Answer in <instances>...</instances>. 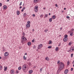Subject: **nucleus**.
Masks as SVG:
<instances>
[{
    "instance_id": "1",
    "label": "nucleus",
    "mask_w": 74,
    "mask_h": 74,
    "mask_svg": "<svg viewBox=\"0 0 74 74\" xmlns=\"http://www.w3.org/2000/svg\"><path fill=\"white\" fill-rule=\"evenodd\" d=\"M27 39L24 36H23L21 38V42L22 44H24L26 42Z\"/></svg>"
},
{
    "instance_id": "2",
    "label": "nucleus",
    "mask_w": 74,
    "mask_h": 74,
    "mask_svg": "<svg viewBox=\"0 0 74 74\" xmlns=\"http://www.w3.org/2000/svg\"><path fill=\"white\" fill-rule=\"evenodd\" d=\"M59 66H60L59 70H62L63 68L64 67V64L62 62H60Z\"/></svg>"
},
{
    "instance_id": "3",
    "label": "nucleus",
    "mask_w": 74,
    "mask_h": 74,
    "mask_svg": "<svg viewBox=\"0 0 74 74\" xmlns=\"http://www.w3.org/2000/svg\"><path fill=\"white\" fill-rule=\"evenodd\" d=\"M27 24H26V29H29V28H30V21H27Z\"/></svg>"
},
{
    "instance_id": "4",
    "label": "nucleus",
    "mask_w": 74,
    "mask_h": 74,
    "mask_svg": "<svg viewBox=\"0 0 74 74\" xmlns=\"http://www.w3.org/2000/svg\"><path fill=\"white\" fill-rule=\"evenodd\" d=\"M38 7L37 6H35L34 8V10L36 12H37L38 11Z\"/></svg>"
},
{
    "instance_id": "5",
    "label": "nucleus",
    "mask_w": 74,
    "mask_h": 74,
    "mask_svg": "<svg viewBox=\"0 0 74 74\" xmlns=\"http://www.w3.org/2000/svg\"><path fill=\"white\" fill-rule=\"evenodd\" d=\"M43 46V45L42 44H40L38 46V49H41L42 48V47Z\"/></svg>"
},
{
    "instance_id": "6",
    "label": "nucleus",
    "mask_w": 74,
    "mask_h": 74,
    "mask_svg": "<svg viewBox=\"0 0 74 74\" xmlns=\"http://www.w3.org/2000/svg\"><path fill=\"white\" fill-rule=\"evenodd\" d=\"M10 74H15V71L14 69H11L10 71Z\"/></svg>"
},
{
    "instance_id": "7",
    "label": "nucleus",
    "mask_w": 74,
    "mask_h": 74,
    "mask_svg": "<svg viewBox=\"0 0 74 74\" xmlns=\"http://www.w3.org/2000/svg\"><path fill=\"white\" fill-rule=\"evenodd\" d=\"M27 68L26 65L25 64H24L22 66V69L23 70H25Z\"/></svg>"
},
{
    "instance_id": "8",
    "label": "nucleus",
    "mask_w": 74,
    "mask_h": 74,
    "mask_svg": "<svg viewBox=\"0 0 74 74\" xmlns=\"http://www.w3.org/2000/svg\"><path fill=\"white\" fill-rule=\"evenodd\" d=\"M74 47H71L69 51H70V52H74Z\"/></svg>"
},
{
    "instance_id": "9",
    "label": "nucleus",
    "mask_w": 74,
    "mask_h": 74,
    "mask_svg": "<svg viewBox=\"0 0 74 74\" xmlns=\"http://www.w3.org/2000/svg\"><path fill=\"white\" fill-rule=\"evenodd\" d=\"M9 55V53L8 52H5V53L4 56H8Z\"/></svg>"
},
{
    "instance_id": "10",
    "label": "nucleus",
    "mask_w": 74,
    "mask_h": 74,
    "mask_svg": "<svg viewBox=\"0 0 74 74\" xmlns=\"http://www.w3.org/2000/svg\"><path fill=\"white\" fill-rule=\"evenodd\" d=\"M68 40V38H64L63 39V41L64 42H66V41H67Z\"/></svg>"
},
{
    "instance_id": "11",
    "label": "nucleus",
    "mask_w": 74,
    "mask_h": 74,
    "mask_svg": "<svg viewBox=\"0 0 74 74\" xmlns=\"http://www.w3.org/2000/svg\"><path fill=\"white\" fill-rule=\"evenodd\" d=\"M69 72V70L68 69H66L64 71V73L65 74H67Z\"/></svg>"
},
{
    "instance_id": "12",
    "label": "nucleus",
    "mask_w": 74,
    "mask_h": 74,
    "mask_svg": "<svg viewBox=\"0 0 74 74\" xmlns=\"http://www.w3.org/2000/svg\"><path fill=\"white\" fill-rule=\"evenodd\" d=\"M40 1H41V0H34V3H37Z\"/></svg>"
},
{
    "instance_id": "13",
    "label": "nucleus",
    "mask_w": 74,
    "mask_h": 74,
    "mask_svg": "<svg viewBox=\"0 0 74 74\" xmlns=\"http://www.w3.org/2000/svg\"><path fill=\"white\" fill-rule=\"evenodd\" d=\"M45 59L46 60H47V61H48V60H49V58L48 57H47L45 58Z\"/></svg>"
},
{
    "instance_id": "14",
    "label": "nucleus",
    "mask_w": 74,
    "mask_h": 74,
    "mask_svg": "<svg viewBox=\"0 0 74 74\" xmlns=\"http://www.w3.org/2000/svg\"><path fill=\"white\" fill-rule=\"evenodd\" d=\"M7 70V66H5L4 67V71H5Z\"/></svg>"
},
{
    "instance_id": "15",
    "label": "nucleus",
    "mask_w": 74,
    "mask_h": 74,
    "mask_svg": "<svg viewBox=\"0 0 74 74\" xmlns=\"http://www.w3.org/2000/svg\"><path fill=\"white\" fill-rule=\"evenodd\" d=\"M7 8V7L6 5H4L3 6V9L4 10H5Z\"/></svg>"
},
{
    "instance_id": "16",
    "label": "nucleus",
    "mask_w": 74,
    "mask_h": 74,
    "mask_svg": "<svg viewBox=\"0 0 74 74\" xmlns=\"http://www.w3.org/2000/svg\"><path fill=\"white\" fill-rule=\"evenodd\" d=\"M17 14L18 15H19L20 14V12L19 11H17L16 12Z\"/></svg>"
},
{
    "instance_id": "17",
    "label": "nucleus",
    "mask_w": 74,
    "mask_h": 74,
    "mask_svg": "<svg viewBox=\"0 0 74 74\" xmlns=\"http://www.w3.org/2000/svg\"><path fill=\"white\" fill-rule=\"evenodd\" d=\"M26 15H27V13H25L23 14V16L24 17H25V16H26Z\"/></svg>"
},
{
    "instance_id": "18",
    "label": "nucleus",
    "mask_w": 74,
    "mask_h": 74,
    "mask_svg": "<svg viewBox=\"0 0 74 74\" xmlns=\"http://www.w3.org/2000/svg\"><path fill=\"white\" fill-rule=\"evenodd\" d=\"M60 70L59 69H59L58 70V71H57V73L58 74H59V73H60V72L61 71V70Z\"/></svg>"
},
{
    "instance_id": "19",
    "label": "nucleus",
    "mask_w": 74,
    "mask_h": 74,
    "mask_svg": "<svg viewBox=\"0 0 74 74\" xmlns=\"http://www.w3.org/2000/svg\"><path fill=\"white\" fill-rule=\"evenodd\" d=\"M72 44H73V42H70L69 44V45H71Z\"/></svg>"
},
{
    "instance_id": "20",
    "label": "nucleus",
    "mask_w": 74,
    "mask_h": 74,
    "mask_svg": "<svg viewBox=\"0 0 74 74\" xmlns=\"http://www.w3.org/2000/svg\"><path fill=\"white\" fill-rule=\"evenodd\" d=\"M33 73V70H30L29 71V74H32Z\"/></svg>"
},
{
    "instance_id": "21",
    "label": "nucleus",
    "mask_w": 74,
    "mask_h": 74,
    "mask_svg": "<svg viewBox=\"0 0 74 74\" xmlns=\"http://www.w3.org/2000/svg\"><path fill=\"white\" fill-rule=\"evenodd\" d=\"M55 18H56V16L55 15H53L52 16V18L53 19H55Z\"/></svg>"
},
{
    "instance_id": "22",
    "label": "nucleus",
    "mask_w": 74,
    "mask_h": 74,
    "mask_svg": "<svg viewBox=\"0 0 74 74\" xmlns=\"http://www.w3.org/2000/svg\"><path fill=\"white\" fill-rule=\"evenodd\" d=\"M49 21L50 22H51L52 21V18H50L49 20Z\"/></svg>"
},
{
    "instance_id": "23",
    "label": "nucleus",
    "mask_w": 74,
    "mask_h": 74,
    "mask_svg": "<svg viewBox=\"0 0 74 74\" xmlns=\"http://www.w3.org/2000/svg\"><path fill=\"white\" fill-rule=\"evenodd\" d=\"M31 42H28L27 43V45H31Z\"/></svg>"
},
{
    "instance_id": "24",
    "label": "nucleus",
    "mask_w": 74,
    "mask_h": 74,
    "mask_svg": "<svg viewBox=\"0 0 74 74\" xmlns=\"http://www.w3.org/2000/svg\"><path fill=\"white\" fill-rule=\"evenodd\" d=\"M55 50H56V51H58V50H59V48H58V47H57L56 48Z\"/></svg>"
},
{
    "instance_id": "25",
    "label": "nucleus",
    "mask_w": 74,
    "mask_h": 74,
    "mask_svg": "<svg viewBox=\"0 0 74 74\" xmlns=\"http://www.w3.org/2000/svg\"><path fill=\"white\" fill-rule=\"evenodd\" d=\"M60 61L59 60H58L57 62V64H58V65H59L60 64Z\"/></svg>"
},
{
    "instance_id": "26",
    "label": "nucleus",
    "mask_w": 74,
    "mask_h": 74,
    "mask_svg": "<svg viewBox=\"0 0 74 74\" xmlns=\"http://www.w3.org/2000/svg\"><path fill=\"white\" fill-rule=\"evenodd\" d=\"M73 32L71 33L70 34V36H73Z\"/></svg>"
},
{
    "instance_id": "27",
    "label": "nucleus",
    "mask_w": 74,
    "mask_h": 74,
    "mask_svg": "<svg viewBox=\"0 0 74 74\" xmlns=\"http://www.w3.org/2000/svg\"><path fill=\"white\" fill-rule=\"evenodd\" d=\"M25 7H24L22 9V10H21V11L22 12H23V11H24V10H25Z\"/></svg>"
},
{
    "instance_id": "28",
    "label": "nucleus",
    "mask_w": 74,
    "mask_h": 74,
    "mask_svg": "<svg viewBox=\"0 0 74 74\" xmlns=\"http://www.w3.org/2000/svg\"><path fill=\"white\" fill-rule=\"evenodd\" d=\"M2 69H3V67L2 66H0V70H2Z\"/></svg>"
},
{
    "instance_id": "29",
    "label": "nucleus",
    "mask_w": 74,
    "mask_h": 74,
    "mask_svg": "<svg viewBox=\"0 0 74 74\" xmlns=\"http://www.w3.org/2000/svg\"><path fill=\"white\" fill-rule=\"evenodd\" d=\"M70 63V62L69 61H68L67 62V64L68 65H69Z\"/></svg>"
},
{
    "instance_id": "30",
    "label": "nucleus",
    "mask_w": 74,
    "mask_h": 74,
    "mask_svg": "<svg viewBox=\"0 0 74 74\" xmlns=\"http://www.w3.org/2000/svg\"><path fill=\"white\" fill-rule=\"evenodd\" d=\"M51 43H52V41L50 40L49 43V44H51Z\"/></svg>"
},
{
    "instance_id": "31",
    "label": "nucleus",
    "mask_w": 74,
    "mask_h": 74,
    "mask_svg": "<svg viewBox=\"0 0 74 74\" xmlns=\"http://www.w3.org/2000/svg\"><path fill=\"white\" fill-rule=\"evenodd\" d=\"M43 16H44V15H43V14H41L40 16V18H42V17H43Z\"/></svg>"
},
{
    "instance_id": "32",
    "label": "nucleus",
    "mask_w": 74,
    "mask_h": 74,
    "mask_svg": "<svg viewBox=\"0 0 74 74\" xmlns=\"http://www.w3.org/2000/svg\"><path fill=\"white\" fill-rule=\"evenodd\" d=\"M36 45H34L33 47L34 49H36Z\"/></svg>"
},
{
    "instance_id": "33",
    "label": "nucleus",
    "mask_w": 74,
    "mask_h": 74,
    "mask_svg": "<svg viewBox=\"0 0 74 74\" xmlns=\"http://www.w3.org/2000/svg\"><path fill=\"white\" fill-rule=\"evenodd\" d=\"M51 48H52V46H50L48 47V48H49V49H51Z\"/></svg>"
},
{
    "instance_id": "34",
    "label": "nucleus",
    "mask_w": 74,
    "mask_h": 74,
    "mask_svg": "<svg viewBox=\"0 0 74 74\" xmlns=\"http://www.w3.org/2000/svg\"><path fill=\"white\" fill-rule=\"evenodd\" d=\"M23 58H24V60H26V57H25V56H24Z\"/></svg>"
},
{
    "instance_id": "35",
    "label": "nucleus",
    "mask_w": 74,
    "mask_h": 74,
    "mask_svg": "<svg viewBox=\"0 0 74 74\" xmlns=\"http://www.w3.org/2000/svg\"><path fill=\"white\" fill-rule=\"evenodd\" d=\"M42 68H41L40 69V73H41V72H42Z\"/></svg>"
},
{
    "instance_id": "36",
    "label": "nucleus",
    "mask_w": 74,
    "mask_h": 74,
    "mask_svg": "<svg viewBox=\"0 0 74 74\" xmlns=\"http://www.w3.org/2000/svg\"><path fill=\"white\" fill-rule=\"evenodd\" d=\"M21 69H22V67L21 66H20L18 68V69L19 70H21Z\"/></svg>"
},
{
    "instance_id": "37",
    "label": "nucleus",
    "mask_w": 74,
    "mask_h": 74,
    "mask_svg": "<svg viewBox=\"0 0 74 74\" xmlns=\"http://www.w3.org/2000/svg\"><path fill=\"white\" fill-rule=\"evenodd\" d=\"M68 37V36L67 35H66L65 36L64 38H67Z\"/></svg>"
},
{
    "instance_id": "38",
    "label": "nucleus",
    "mask_w": 74,
    "mask_h": 74,
    "mask_svg": "<svg viewBox=\"0 0 74 74\" xmlns=\"http://www.w3.org/2000/svg\"><path fill=\"white\" fill-rule=\"evenodd\" d=\"M19 73L18 71V70H16V74H18Z\"/></svg>"
},
{
    "instance_id": "39",
    "label": "nucleus",
    "mask_w": 74,
    "mask_h": 74,
    "mask_svg": "<svg viewBox=\"0 0 74 74\" xmlns=\"http://www.w3.org/2000/svg\"><path fill=\"white\" fill-rule=\"evenodd\" d=\"M47 16H48V14H46L45 15V16L46 17V18H47Z\"/></svg>"
},
{
    "instance_id": "40",
    "label": "nucleus",
    "mask_w": 74,
    "mask_h": 74,
    "mask_svg": "<svg viewBox=\"0 0 74 74\" xmlns=\"http://www.w3.org/2000/svg\"><path fill=\"white\" fill-rule=\"evenodd\" d=\"M23 36H24V37L25 36V33H23Z\"/></svg>"
},
{
    "instance_id": "41",
    "label": "nucleus",
    "mask_w": 74,
    "mask_h": 74,
    "mask_svg": "<svg viewBox=\"0 0 74 74\" xmlns=\"http://www.w3.org/2000/svg\"><path fill=\"white\" fill-rule=\"evenodd\" d=\"M22 4V2H21L19 4V5L21 6Z\"/></svg>"
},
{
    "instance_id": "42",
    "label": "nucleus",
    "mask_w": 74,
    "mask_h": 74,
    "mask_svg": "<svg viewBox=\"0 0 74 74\" xmlns=\"http://www.w3.org/2000/svg\"><path fill=\"white\" fill-rule=\"evenodd\" d=\"M6 59H7V57H5L3 58V59H4V60H5Z\"/></svg>"
},
{
    "instance_id": "43",
    "label": "nucleus",
    "mask_w": 74,
    "mask_h": 74,
    "mask_svg": "<svg viewBox=\"0 0 74 74\" xmlns=\"http://www.w3.org/2000/svg\"><path fill=\"white\" fill-rule=\"evenodd\" d=\"M71 58H72L73 56V54H71Z\"/></svg>"
},
{
    "instance_id": "44",
    "label": "nucleus",
    "mask_w": 74,
    "mask_h": 74,
    "mask_svg": "<svg viewBox=\"0 0 74 74\" xmlns=\"http://www.w3.org/2000/svg\"><path fill=\"white\" fill-rule=\"evenodd\" d=\"M2 6V3H0V7H1Z\"/></svg>"
},
{
    "instance_id": "45",
    "label": "nucleus",
    "mask_w": 74,
    "mask_h": 74,
    "mask_svg": "<svg viewBox=\"0 0 74 74\" xmlns=\"http://www.w3.org/2000/svg\"><path fill=\"white\" fill-rule=\"evenodd\" d=\"M47 32H48V30L47 29V30H45V33Z\"/></svg>"
},
{
    "instance_id": "46",
    "label": "nucleus",
    "mask_w": 74,
    "mask_h": 74,
    "mask_svg": "<svg viewBox=\"0 0 74 74\" xmlns=\"http://www.w3.org/2000/svg\"><path fill=\"white\" fill-rule=\"evenodd\" d=\"M36 15H35V14H33L32 15V16H33L34 17Z\"/></svg>"
},
{
    "instance_id": "47",
    "label": "nucleus",
    "mask_w": 74,
    "mask_h": 74,
    "mask_svg": "<svg viewBox=\"0 0 74 74\" xmlns=\"http://www.w3.org/2000/svg\"><path fill=\"white\" fill-rule=\"evenodd\" d=\"M74 29H71V32H73V31H74Z\"/></svg>"
},
{
    "instance_id": "48",
    "label": "nucleus",
    "mask_w": 74,
    "mask_h": 74,
    "mask_svg": "<svg viewBox=\"0 0 74 74\" xmlns=\"http://www.w3.org/2000/svg\"><path fill=\"white\" fill-rule=\"evenodd\" d=\"M66 18H68V19H69V18H70V17H69V16H67Z\"/></svg>"
},
{
    "instance_id": "49",
    "label": "nucleus",
    "mask_w": 74,
    "mask_h": 74,
    "mask_svg": "<svg viewBox=\"0 0 74 74\" xmlns=\"http://www.w3.org/2000/svg\"><path fill=\"white\" fill-rule=\"evenodd\" d=\"M32 42H34V39H33L32 40Z\"/></svg>"
},
{
    "instance_id": "50",
    "label": "nucleus",
    "mask_w": 74,
    "mask_h": 74,
    "mask_svg": "<svg viewBox=\"0 0 74 74\" xmlns=\"http://www.w3.org/2000/svg\"><path fill=\"white\" fill-rule=\"evenodd\" d=\"M73 68H71V71H73Z\"/></svg>"
},
{
    "instance_id": "51",
    "label": "nucleus",
    "mask_w": 74,
    "mask_h": 74,
    "mask_svg": "<svg viewBox=\"0 0 74 74\" xmlns=\"http://www.w3.org/2000/svg\"><path fill=\"white\" fill-rule=\"evenodd\" d=\"M55 5L56 7H58V5H57V4H56Z\"/></svg>"
},
{
    "instance_id": "52",
    "label": "nucleus",
    "mask_w": 74,
    "mask_h": 74,
    "mask_svg": "<svg viewBox=\"0 0 74 74\" xmlns=\"http://www.w3.org/2000/svg\"><path fill=\"white\" fill-rule=\"evenodd\" d=\"M69 33H71V32L70 31H69L68 32Z\"/></svg>"
},
{
    "instance_id": "53",
    "label": "nucleus",
    "mask_w": 74,
    "mask_h": 74,
    "mask_svg": "<svg viewBox=\"0 0 74 74\" xmlns=\"http://www.w3.org/2000/svg\"><path fill=\"white\" fill-rule=\"evenodd\" d=\"M62 30V28H60V30Z\"/></svg>"
},
{
    "instance_id": "54",
    "label": "nucleus",
    "mask_w": 74,
    "mask_h": 74,
    "mask_svg": "<svg viewBox=\"0 0 74 74\" xmlns=\"http://www.w3.org/2000/svg\"><path fill=\"white\" fill-rule=\"evenodd\" d=\"M25 55H27V53H25Z\"/></svg>"
},
{
    "instance_id": "55",
    "label": "nucleus",
    "mask_w": 74,
    "mask_h": 74,
    "mask_svg": "<svg viewBox=\"0 0 74 74\" xmlns=\"http://www.w3.org/2000/svg\"><path fill=\"white\" fill-rule=\"evenodd\" d=\"M22 8V7L21 6L20 7V8Z\"/></svg>"
},
{
    "instance_id": "56",
    "label": "nucleus",
    "mask_w": 74,
    "mask_h": 74,
    "mask_svg": "<svg viewBox=\"0 0 74 74\" xmlns=\"http://www.w3.org/2000/svg\"><path fill=\"white\" fill-rule=\"evenodd\" d=\"M36 66H34V68H36Z\"/></svg>"
},
{
    "instance_id": "57",
    "label": "nucleus",
    "mask_w": 74,
    "mask_h": 74,
    "mask_svg": "<svg viewBox=\"0 0 74 74\" xmlns=\"http://www.w3.org/2000/svg\"><path fill=\"white\" fill-rule=\"evenodd\" d=\"M7 1H10V0H7Z\"/></svg>"
},
{
    "instance_id": "58",
    "label": "nucleus",
    "mask_w": 74,
    "mask_h": 74,
    "mask_svg": "<svg viewBox=\"0 0 74 74\" xmlns=\"http://www.w3.org/2000/svg\"><path fill=\"white\" fill-rule=\"evenodd\" d=\"M43 9L45 10V8H43Z\"/></svg>"
},
{
    "instance_id": "59",
    "label": "nucleus",
    "mask_w": 74,
    "mask_h": 74,
    "mask_svg": "<svg viewBox=\"0 0 74 74\" xmlns=\"http://www.w3.org/2000/svg\"><path fill=\"white\" fill-rule=\"evenodd\" d=\"M66 8H64V10H66Z\"/></svg>"
},
{
    "instance_id": "60",
    "label": "nucleus",
    "mask_w": 74,
    "mask_h": 74,
    "mask_svg": "<svg viewBox=\"0 0 74 74\" xmlns=\"http://www.w3.org/2000/svg\"><path fill=\"white\" fill-rule=\"evenodd\" d=\"M49 15H51V13L49 14Z\"/></svg>"
},
{
    "instance_id": "61",
    "label": "nucleus",
    "mask_w": 74,
    "mask_h": 74,
    "mask_svg": "<svg viewBox=\"0 0 74 74\" xmlns=\"http://www.w3.org/2000/svg\"><path fill=\"white\" fill-rule=\"evenodd\" d=\"M1 59V57H0V59Z\"/></svg>"
},
{
    "instance_id": "62",
    "label": "nucleus",
    "mask_w": 74,
    "mask_h": 74,
    "mask_svg": "<svg viewBox=\"0 0 74 74\" xmlns=\"http://www.w3.org/2000/svg\"><path fill=\"white\" fill-rule=\"evenodd\" d=\"M73 64H74V61H73Z\"/></svg>"
},
{
    "instance_id": "63",
    "label": "nucleus",
    "mask_w": 74,
    "mask_h": 74,
    "mask_svg": "<svg viewBox=\"0 0 74 74\" xmlns=\"http://www.w3.org/2000/svg\"><path fill=\"white\" fill-rule=\"evenodd\" d=\"M19 49H21V47H19Z\"/></svg>"
},
{
    "instance_id": "64",
    "label": "nucleus",
    "mask_w": 74,
    "mask_h": 74,
    "mask_svg": "<svg viewBox=\"0 0 74 74\" xmlns=\"http://www.w3.org/2000/svg\"><path fill=\"white\" fill-rule=\"evenodd\" d=\"M33 31H34V29H33Z\"/></svg>"
}]
</instances>
